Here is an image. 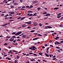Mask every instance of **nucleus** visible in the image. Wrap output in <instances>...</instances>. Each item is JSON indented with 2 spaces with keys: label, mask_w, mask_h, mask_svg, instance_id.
<instances>
[{
  "label": "nucleus",
  "mask_w": 63,
  "mask_h": 63,
  "mask_svg": "<svg viewBox=\"0 0 63 63\" xmlns=\"http://www.w3.org/2000/svg\"><path fill=\"white\" fill-rule=\"evenodd\" d=\"M21 33H22V32L21 31L19 32H17V33H16V32H13L12 33V34L13 35L15 34V36H18V35H20Z\"/></svg>",
  "instance_id": "1"
},
{
  "label": "nucleus",
  "mask_w": 63,
  "mask_h": 63,
  "mask_svg": "<svg viewBox=\"0 0 63 63\" xmlns=\"http://www.w3.org/2000/svg\"><path fill=\"white\" fill-rule=\"evenodd\" d=\"M14 41V38L13 37H11L9 39V41L10 42H13Z\"/></svg>",
  "instance_id": "2"
},
{
  "label": "nucleus",
  "mask_w": 63,
  "mask_h": 63,
  "mask_svg": "<svg viewBox=\"0 0 63 63\" xmlns=\"http://www.w3.org/2000/svg\"><path fill=\"white\" fill-rule=\"evenodd\" d=\"M55 45H57L58 44H60L61 45V44H62L61 43H60L59 42H58L57 41H56L55 42Z\"/></svg>",
  "instance_id": "3"
},
{
  "label": "nucleus",
  "mask_w": 63,
  "mask_h": 63,
  "mask_svg": "<svg viewBox=\"0 0 63 63\" xmlns=\"http://www.w3.org/2000/svg\"><path fill=\"white\" fill-rule=\"evenodd\" d=\"M31 22V21H30V22H25V23L26 24H31V23H30Z\"/></svg>",
  "instance_id": "4"
},
{
  "label": "nucleus",
  "mask_w": 63,
  "mask_h": 63,
  "mask_svg": "<svg viewBox=\"0 0 63 63\" xmlns=\"http://www.w3.org/2000/svg\"><path fill=\"white\" fill-rule=\"evenodd\" d=\"M38 39H39V38L37 37V38H33V40L34 41L35 40H38Z\"/></svg>",
  "instance_id": "5"
},
{
  "label": "nucleus",
  "mask_w": 63,
  "mask_h": 63,
  "mask_svg": "<svg viewBox=\"0 0 63 63\" xmlns=\"http://www.w3.org/2000/svg\"><path fill=\"white\" fill-rule=\"evenodd\" d=\"M46 27H47L48 28H52V27L51 26H46Z\"/></svg>",
  "instance_id": "6"
},
{
  "label": "nucleus",
  "mask_w": 63,
  "mask_h": 63,
  "mask_svg": "<svg viewBox=\"0 0 63 63\" xmlns=\"http://www.w3.org/2000/svg\"><path fill=\"white\" fill-rule=\"evenodd\" d=\"M54 39H55V40H57L58 39H59V37L58 36H57V37H56V38H55Z\"/></svg>",
  "instance_id": "7"
},
{
  "label": "nucleus",
  "mask_w": 63,
  "mask_h": 63,
  "mask_svg": "<svg viewBox=\"0 0 63 63\" xmlns=\"http://www.w3.org/2000/svg\"><path fill=\"white\" fill-rule=\"evenodd\" d=\"M38 53L40 55H42V56L43 55L42 54H43V53L42 52H40V53Z\"/></svg>",
  "instance_id": "8"
},
{
  "label": "nucleus",
  "mask_w": 63,
  "mask_h": 63,
  "mask_svg": "<svg viewBox=\"0 0 63 63\" xmlns=\"http://www.w3.org/2000/svg\"><path fill=\"white\" fill-rule=\"evenodd\" d=\"M33 7V6L32 5H31L30 6V7L29 8V9H31V8H32Z\"/></svg>",
  "instance_id": "9"
},
{
  "label": "nucleus",
  "mask_w": 63,
  "mask_h": 63,
  "mask_svg": "<svg viewBox=\"0 0 63 63\" xmlns=\"http://www.w3.org/2000/svg\"><path fill=\"white\" fill-rule=\"evenodd\" d=\"M25 18V17H23L21 19V20H23V19H24Z\"/></svg>",
  "instance_id": "10"
},
{
  "label": "nucleus",
  "mask_w": 63,
  "mask_h": 63,
  "mask_svg": "<svg viewBox=\"0 0 63 63\" xmlns=\"http://www.w3.org/2000/svg\"><path fill=\"white\" fill-rule=\"evenodd\" d=\"M22 25V27L23 28H24L25 26H26L27 25Z\"/></svg>",
  "instance_id": "11"
},
{
  "label": "nucleus",
  "mask_w": 63,
  "mask_h": 63,
  "mask_svg": "<svg viewBox=\"0 0 63 63\" xmlns=\"http://www.w3.org/2000/svg\"><path fill=\"white\" fill-rule=\"evenodd\" d=\"M59 9V8L58 7H55L54 9V10H57V9Z\"/></svg>",
  "instance_id": "12"
},
{
  "label": "nucleus",
  "mask_w": 63,
  "mask_h": 63,
  "mask_svg": "<svg viewBox=\"0 0 63 63\" xmlns=\"http://www.w3.org/2000/svg\"><path fill=\"white\" fill-rule=\"evenodd\" d=\"M45 55H46V56H47V57H49V55H48V54H46V53H45Z\"/></svg>",
  "instance_id": "13"
},
{
  "label": "nucleus",
  "mask_w": 63,
  "mask_h": 63,
  "mask_svg": "<svg viewBox=\"0 0 63 63\" xmlns=\"http://www.w3.org/2000/svg\"><path fill=\"white\" fill-rule=\"evenodd\" d=\"M33 25H34V26H37V24L36 23H35L33 24Z\"/></svg>",
  "instance_id": "14"
},
{
  "label": "nucleus",
  "mask_w": 63,
  "mask_h": 63,
  "mask_svg": "<svg viewBox=\"0 0 63 63\" xmlns=\"http://www.w3.org/2000/svg\"><path fill=\"white\" fill-rule=\"evenodd\" d=\"M26 35H23V36H22V37L25 38V37H26Z\"/></svg>",
  "instance_id": "15"
},
{
  "label": "nucleus",
  "mask_w": 63,
  "mask_h": 63,
  "mask_svg": "<svg viewBox=\"0 0 63 63\" xmlns=\"http://www.w3.org/2000/svg\"><path fill=\"white\" fill-rule=\"evenodd\" d=\"M6 59H8V60H11V59L9 58H6Z\"/></svg>",
  "instance_id": "16"
},
{
  "label": "nucleus",
  "mask_w": 63,
  "mask_h": 63,
  "mask_svg": "<svg viewBox=\"0 0 63 63\" xmlns=\"http://www.w3.org/2000/svg\"><path fill=\"white\" fill-rule=\"evenodd\" d=\"M9 16H13V14H11V12L10 14L9 15Z\"/></svg>",
  "instance_id": "17"
},
{
  "label": "nucleus",
  "mask_w": 63,
  "mask_h": 63,
  "mask_svg": "<svg viewBox=\"0 0 63 63\" xmlns=\"http://www.w3.org/2000/svg\"><path fill=\"white\" fill-rule=\"evenodd\" d=\"M24 34V33H23L22 34H21L20 35H19V36H22V35H24V34Z\"/></svg>",
  "instance_id": "18"
},
{
  "label": "nucleus",
  "mask_w": 63,
  "mask_h": 63,
  "mask_svg": "<svg viewBox=\"0 0 63 63\" xmlns=\"http://www.w3.org/2000/svg\"><path fill=\"white\" fill-rule=\"evenodd\" d=\"M33 14H31L30 15H29L28 16H32Z\"/></svg>",
  "instance_id": "19"
},
{
  "label": "nucleus",
  "mask_w": 63,
  "mask_h": 63,
  "mask_svg": "<svg viewBox=\"0 0 63 63\" xmlns=\"http://www.w3.org/2000/svg\"><path fill=\"white\" fill-rule=\"evenodd\" d=\"M2 13H3V14H5V13H6V11H4L3 12H2L1 13V14H2Z\"/></svg>",
  "instance_id": "20"
},
{
  "label": "nucleus",
  "mask_w": 63,
  "mask_h": 63,
  "mask_svg": "<svg viewBox=\"0 0 63 63\" xmlns=\"http://www.w3.org/2000/svg\"><path fill=\"white\" fill-rule=\"evenodd\" d=\"M7 45H8V44L6 43H5L4 44V46H7Z\"/></svg>",
  "instance_id": "21"
},
{
  "label": "nucleus",
  "mask_w": 63,
  "mask_h": 63,
  "mask_svg": "<svg viewBox=\"0 0 63 63\" xmlns=\"http://www.w3.org/2000/svg\"><path fill=\"white\" fill-rule=\"evenodd\" d=\"M46 15H47V16H50V14H46Z\"/></svg>",
  "instance_id": "22"
},
{
  "label": "nucleus",
  "mask_w": 63,
  "mask_h": 63,
  "mask_svg": "<svg viewBox=\"0 0 63 63\" xmlns=\"http://www.w3.org/2000/svg\"><path fill=\"white\" fill-rule=\"evenodd\" d=\"M39 25L40 26H42V24L41 23L39 24Z\"/></svg>",
  "instance_id": "23"
},
{
  "label": "nucleus",
  "mask_w": 63,
  "mask_h": 63,
  "mask_svg": "<svg viewBox=\"0 0 63 63\" xmlns=\"http://www.w3.org/2000/svg\"><path fill=\"white\" fill-rule=\"evenodd\" d=\"M61 17V16H58L57 17V18H60V17Z\"/></svg>",
  "instance_id": "24"
},
{
  "label": "nucleus",
  "mask_w": 63,
  "mask_h": 63,
  "mask_svg": "<svg viewBox=\"0 0 63 63\" xmlns=\"http://www.w3.org/2000/svg\"><path fill=\"white\" fill-rule=\"evenodd\" d=\"M10 8H14V6H11Z\"/></svg>",
  "instance_id": "25"
},
{
  "label": "nucleus",
  "mask_w": 63,
  "mask_h": 63,
  "mask_svg": "<svg viewBox=\"0 0 63 63\" xmlns=\"http://www.w3.org/2000/svg\"><path fill=\"white\" fill-rule=\"evenodd\" d=\"M61 15V13H59V14H58V15H57V16H60V15Z\"/></svg>",
  "instance_id": "26"
},
{
  "label": "nucleus",
  "mask_w": 63,
  "mask_h": 63,
  "mask_svg": "<svg viewBox=\"0 0 63 63\" xmlns=\"http://www.w3.org/2000/svg\"><path fill=\"white\" fill-rule=\"evenodd\" d=\"M11 13V14H12V15H13V14H15V12H12Z\"/></svg>",
  "instance_id": "27"
},
{
  "label": "nucleus",
  "mask_w": 63,
  "mask_h": 63,
  "mask_svg": "<svg viewBox=\"0 0 63 63\" xmlns=\"http://www.w3.org/2000/svg\"><path fill=\"white\" fill-rule=\"evenodd\" d=\"M57 51L58 52H60V50H57Z\"/></svg>",
  "instance_id": "28"
},
{
  "label": "nucleus",
  "mask_w": 63,
  "mask_h": 63,
  "mask_svg": "<svg viewBox=\"0 0 63 63\" xmlns=\"http://www.w3.org/2000/svg\"><path fill=\"white\" fill-rule=\"evenodd\" d=\"M14 20H9L8 21L9 22H11V21H14Z\"/></svg>",
  "instance_id": "29"
},
{
  "label": "nucleus",
  "mask_w": 63,
  "mask_h": 63,
  "mask_svg": "<svg viewBox=\"0 0 63 63\" xmlns=\"http://www.w3.org/2000/svg\"><path fill=\"white\" fill-rule=\"evenodd\" d=\"M56 59V58H54L52 59L53 60H55Z\"/></svg>",
  "instance_id": "30"
},
{
  "label": "nucleus",
  "mask_w": 63,
  "mask_h": 63,
  "mask_svg": "<svg viewBox=\"0 0 63 63\" xmlns=\"http://www.w3.org/2000/svg\"><path fill=\"white\" fill-rule=\"evenodd\" d=\"M29 49H31V50H32V49H32V47H31Z\"/></svg>",
  "instance_id": "31"
},
{
  "label": "nucleus",
  "mask_w": 63,
  "mask_h": 63,
  "mask_svg": "<svg viewBox=\"0 0 63 63\" xmlns=\"http://www.w3.org/2000/svg\"><path fill=\"white\" fill-rule=\"evenodd\" d=\"M21 17H19L17 18V19H20L21 18Z\"/></svg>",
  "instance_id": "32"
},
{
  "label": "nucleus",
  "mask_w": 63,
  "mask_h": 63,
  "mask_svg": "<svg viewBox=\"0 0 63 63\" xmlns=\"http://www.w3.org/2000/svg\"><path fill=\"white\" fill-rule=\"evenodd\" d=\"M17 61L16 60H15V61L14 62L15 63H17V62H16V61Z\"/></svg>",
  "instance_id": "33"
},
{
  "label": "nucleus",
  "mask_w": 63,
  "mask_h": 63,
  "mask_svg": "<svg viewBox=\"0 0 63 63\" xmlns=\"http://www.w3.org/2000/svg\"><path fill=\"white\" fill-rule=\"evenodd\" d=\"M34 31H35V30L31 31V32H34Z\"/></svg>",
  "instance_id": "34"
},
{
  "label": "nucleus",
  "mask_w": 63,
  "mask_h": 63,
  "mask_svg": "<svg viewBox=\"0 0 63 63\" xmlns=\"http://www.w3.org/2000/svg\"><path fill=\"white\" fill-rule=\"evenodd\" d=\"M38 11H40V8L38 7L37 8Z\"/></svg>",
  "instance_id": "35"
},
{
  "label": "nucleus",
  "mask_w": 63,
  "mask_h": 63,
  "mask_svg": "<svg viewBox=\"0 0 63 63\" xmlns=\"http://www.w3.org/2000/svg\"><path fill=\"white\" fill-rule=\"evenodd\" d=\"M4 15H5V14H2V15H1V16H4Z\"/></svg>",
  "instance_id": "36"
},
{
  "label": "nucleus",
  "mask_w": 63,
  "mask_h": 63,
  "mask_svg": "<svg viewBox=\"0 0 63 63\" xmlns=\"http://www.w3.org/2000/svg\"><path fill=\"white\" fill-rule=\"evenodd\" d=\"M56 47L57 48V49H60V47Z\"/></svg>",
  "instance_id": "37"
},
{
  "label": "nucleus",
  "mask_w": 63,
  "mask_h": 63,
  "mask_svg": "<svg viewBox=\"0 0 63 63\" xmlns=\"http://www.w3.org/2000/svg\"><path fill=\"white\" fill-rule=\"evenodd\" d=\"M17 41H18L19 42V41H20V40L19 39H18L17 40Z\"/></svg>",
  "instance_id": "38"
},
{
  "label": "nucleus",
  "mask_w": 63,
  "mask_h": 63,
  "mask_svg": "<svg viewBox=\"0 0 63 63\" xmlns=\"http://www.w3.org/2000/svg\"><path fill=\"white\" fill-rule=\"evenodd\" d=\"M47 53H48V52H49V51L48 50H47Z\"/></svg>",
  "instance_id": "39"
},
{
  "label": "nucleus",
  "mask_w": 63,
  "mask_h": 63,
  "mask_svg": "<svg viewBox=\"0 0 63 63\" xmlns=\"http://www.w3.org/2000/svg\"><path fill=\"white\" fill-rule=\"evenodd\" d=\"M47 14V12H45L43 13V14Z\"/></svg>",
  "instance_id": "40"
},
{
  "label": "nucleus",
  "mask_w": 63,
  "mask_h": 63,
  "mask_svg": "<svg viewBox=\"0 0 63 63\" xmlns=\"http://www.w3.org/2000/svg\"><path fill=\"white\" fill-rule=\"evenodd\" d=\"M7 0H4L3 1V2L4 3H5L6 1H7Z\"/></svg>",
  "instance_id": "41"
},
{
  "label": "nucleus",
  "mask_w": 63,
  "mask_h": 63,
  "mask_svg": "<svg viewBox=\"0 0 63 63\" xmlns=\"http://www.w3.org/2000/svg\"><path fill=\"white\" fill-rule=\"evenodd\" d=\"M30 61H35V59H31L30 60Z\"/></svg>",
  "instance_id": "42"
},
{
  "label": "nucleus",
  "mask_w": 63,
  "mask_h": 63,
  "mask_svg": "<svg viewBox=\"0 0 63 63\" xmlns=\"http://www.w3.org/2000/svg\"><path fill=\"white\" fill-rule=\"evenodd\" d=\"M33 54V53L32 52H30L29 53V54Z\"/></svg>",
  "instance_id": "43"
},
{
  "label": "nucleus",
  "mask_w": 63,
  "mask_h": 63,
  "mask_svg": "<svg viewBox=\"0 0 63 63\" xmlns=\"http://www.w3.org/2000/svg\"><path fill=\"white\" fill-rule=\"evenodd\" d=\"M60 27H63V25H60Z\"/></svg>",
  "instance_id": "44"
},
{
  "label": "nucleus",
  "mask_w": 63,
  "mask_h": 63,
  "mask_svg": "<svg viewBox=\"0 0 63 63\" xmlns=\"http://www.w3.org/2000/svg\"><path fill=\"white\" fill-rule=\"evenodd\" d=\"M32 49H34L35 48V47L34 46H33L32 47Z\"/></svg>",
  "instance_id": "45"
},
{
  "label": "nucleus",
  "mask_w": 63,
  "mask_h": 63,
  "mask_svg": "<svg viewBox=\"0 0 63 63\" xmlns=\"http://www.w3.org/2000/svg\"><path fill=\"white\" fill-rule=\"evenodd\" d=\"M33 14V15L32 16H37V15H35L34 14Z\"/></svg>",
  "instance_id": "46"
},
{
  "label": "nucleus",
  "mask_w": 63,
  "mask_h": 63,
  "mask_svg": "<svg viewBox=\"0 0 63 63\" xmlns=\"http://www.w3.org/2000/svg\"><path fill=\"white\" fill-rule=\"evenodd\" d=\"M32 3L33 4H34V3H35V1L34 0L32 2Z\"/></svg>",
  "instance_id": "47"
},
{
  "label": "nucleus",
  "mask_w": 63,
  "mask_h": 63,
  "mask_svg": "<svg viewBox=\"0 0 63 63\" xmlns=\"http://www.w3.org/2000/svg\"><path fill=\"white\" fill-rule=\"evenodd\" d=\"M43 61H44L45 62H47V61H46L44 60H43Z\"/></svg>",
  "instance_id": "48"
},
{
  "label": "nucleus",
  "mask_w": 63,
  "mask_h": 63,
  "mask_svg": "<svg viewBox=\"0 0 63 63\" xmlns=\"http://www.w3.org/2000/svg\"><path fill=\"white\" fill-rule=\"evenodd\" d=\"M50 46L51 47H53V46L52 45H50Z\"/></svg>",
  "instance_id": "49"
},
{
  "label": "nucleus",
  "mask_w": 63,
  "mask_h": 63,
  "mask_svg": "<svg viewBox=\"0 0 63 63\" xmlns=\"http://www.w3.org/2000/svg\"><path fill=\"white\" fill-rule=\"evenodd\" d=\"M33 55L34 56H37V55L36 54H35L33 53Z\"/></svg>",
  "instance_id": "50"
},
{
  "label": "nucleus",
  "mask_w": 63,
  "mask_h": 63,
  "mask_svg": "<svg viewBox=\"0 0 63 63\" xmlns=\"http://www.w3.org/2000/svg\"><path fill=\"white\" fill-rule=\"evenodd\" d=\"M12 38H16V37L15 36H13Z\"/></svg>",
  "instance_id": "51"
},
{
  "label": "nucleus",
  "mask_w": 63,
  "mask_h": 63,
  "mask_svg": "<svg viewBox=\"0 0 63 63\" xmlns=\"http://www.w3.org/2000/svg\"><path fill=\"white\" fill-rule=\"evenodd\" d=\"M26 63H30V62H29V61H27L26 62Z\"/></svg>",
  "instance_id": "52"
},
{
  "label": "nucleus",
  "mask_w": 63,
  "mask_h": 63,
  "mask_svg": "<svg viewBox=\"0 0 63 63\" xmlns=\"http://www.w3.org/2000/svg\"><path fill=\"white\" fill-rule=\"evenodd\" d=\"M2 54H3V55H5L6 54V53H5L3 52L2 53Z\"/></svg>",
  "instance_id": "53"
},
{
  "label": "nucleus",
  "mask_w": 63,
  "mask_h": 63,
  "mask_svg": "<svg viewBox=\"0 0 63 63\" xmlns=\"http://www.w3.org/2000/svg\"><path fill=\"white\" fill-rule=\"evenodd\" d=\"M13 52L12 51H10L9 52H8V53H10V52H11V53H12Z\"/></svg>",
  "instance_id": "54"
},
{
  "label": "nucleus",
  "mask_w": 63,
  "mask_h": 63,
  "mask_svg": "<svg viewBox=\"0 0 63 63\" xmlns=\"http://www.w3.org/2000/svg\"><path fill=\"white\" fill-rule=\"evenodd\" d=\"M38 36H42V35L40 34H37Z\"/></svg>",
  "instance_id": "55"
},
{
  "label": "nucleus",
  "mask_w": 63,
  "mask_h": 63,
  "mask_svg": "<svg viewBox=\"0 0 63 63\" xmlns=\"http://www.w3.org/2000/svg\"><path fill=\"white\" fill-rule=\"evenodd\" d=\"M21 10H25V9H24V8H21Z\"/></svg>",
  "instance_id": "56"
},
{
  "label": "nucleus",
  "mask_w": 63,
  "mask_h": 63,
  "mask_svg": "<svg viewBox=\"0 0 63 63\" xmlns=\"http://www.w3.org/2000/svg\"><path fill=\"white\" fill-rule=\"evenodd\" d=\"M31 28V27H28L27 28L28 29H29V28Z\"/></svg>",
  "instance_id": "57"
},
{
  "label": "nucleus",
  "mask_w": 63,
  "mask_h": 63,
  "mask_svg": "<svg viewBox=\"0 0 63 63\" xmlns=\"http://www.w3.org/2000/svg\"><path fill=\"white\" fill-rule=\"evenodd\" d=\"M13 17H10V19H13Z\"/></svg>",
  "instance_id": "58"
},
{
  "label": "nucleus",
  "mask_w": 63,
  "mask_h": 63,
  "mask_svg": "<svg viewBox=\"0 0 63 63\" xmlns=\"http://www.w3.org/2000/svg\"><path fill=\"white\" fill-rule=\"evenodd\" d=\"M16 40H15L14 41H13V42L15 43H16Z\"/></svg>",
  "instance_id": "59"
},
{
  "label": "nucleus",
  "mask_w": 63,
  "mask_h": 63,
  "mask_svg": "<svg viewBox=\"0 0 63 63\" xmlns=\"http://www.w3.org/2000/svg\"><path fill=\"white\" fill-rule=\"evenodd\" d=\"M20 2H22L23 1V0H20Z\"/></svg>",
  "instance_id": "60"
},
{
  "label": "nucleus",
  "mask_w": 63,
  "mask_h": 63,
  "mask_svg": "<svg viewBox=\"0 0 63 63\" xmlns=\"http://www.w3.org/2000/svg\"><path fill=\"white\" fill-rule=\"evenodd\" d=\"M8 19V17H6L5 18V19Z\"/></svg>",
  "instance_id": "61"
},
{
  "label": "nucleus",
  "mask_w": 63,
  "mask_h": 63,
  "mask_svg": "<svg viewBox=\"0 0 63 63\" xmlns=\"http://www.w3.org/2000/svg\"><path fill=\"white\" fill-rule=\"evenodd\" d=\"M22 8H25V6H24L22 7Z\"/></svg>",
  "instance_id": "62"
},
{
  "label": "nucleus",
  "mask_w": 63,
  "mask_h": 63,
  "mask_svg": "<svg viewBox=\"0 0 63 63\" xmlns=\"http://www.w3.org/2000/svg\"><path fill=\"white\" fill-rule=\"evenodd\" d=\"M26 8H29V6H26Z\"/></svg>",
  "instance_id": "63"
},
{
  "label": "nucleus",
  "mask_w": 63,
  "mask_h": 63,
  "mask_svg": "<svg viewBox=\"0 0 63 63\" xmlns=\"http://www.w3.org/2000/svg\"><path fill=\"white\" fill-rule=\"evenodd\" d=\"M52 36H53V37H54V34L53 33H52Z\"/></svg>",
  "instance_id": "64"
}]
</instances>
